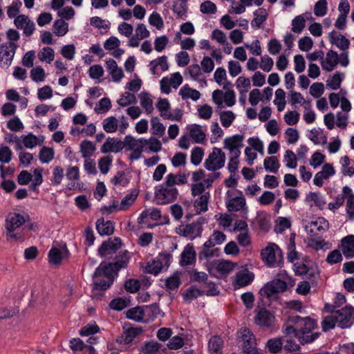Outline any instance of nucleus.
I'll return each instance as SVG.
<instances>
[{"mask_svg": "<svg viewBox=\"0 0 354 354\" xmlns=\"http://www.w3.org/2000/svg\"><path fill=\"white\" fill-rule=\"evenodd\" d=\"M202 223L199 221L182 223L175 228V232L180 236L194 240L200 237L203 232Z\"/></svg>", "mask_w": 354, "mask_h": 354, "instance_id": "5", "label": "nucleus"}, {"mask_svg": "<svg viewBox=\"0 0 354 354\" xmlns=\"http://www.w3.org/2000/svg\"><path fill=\"white\" fill-rule=\"evenodd\" d=\"M334 174V167L331 165L326 163L324 165L322 170L315 174L313 183L315 185L321 187L323 186L324 180L328 178Z\"/></svg>", "mask_w": 354, "mask_h": 354, "instance_id": "27", "label": "nucleus"}, {"mask_svg": "<svg viewBox=\"0 0 354 354\" xmlns=\"http://www.w3.org/2000/svg\"><path fill=\"white\" fill-rule=\"evenodd\" d=\"M96 229L101 235H111L114 232V223L111 221H105L104 218L96 221Z\"/></svg>", "mask_w": 354, "mask_h": 354, "instance_id": "37", "label": "nucleus"}, {"mask_svg": "<svg viewBox=\"0 0 354 354\" xmlns=\"http://www.w3.org/2000/svg\"><path fill=\"white\" fill-rule=\"evenodd\" d=\"M314 14L316 17H322L325 16L328 12V3L326 0H319L314 6Z\"/></svg>", "mask_w": 354, "mask_h": 354, "instance_id": "60", "label": "nucleus"}, {"mask_svg": "<svg viewBox=\"0 0 354 354\" xmlns=\"http://www.w3.org/2000/svg\"><path fill=\"white\" fill-rule=\"evenodd\" d=\"M15 25L19 29L23 30L24 34L26 36L31 35L35 30V24L28 16L20 15L15 17Z\"/></svg>", "mask_w": 354, "mask_h": 354, "instance_id": "22", "label": "nucleus"}, {"mask_svg": "<svg viewBox=\"0 0 354 354\" xmlns=\"http://www.w3.org/2000/svg\"><path fill=\"white\" fill-rule=\"evenodd\" d=\"M121 245L122 241L120 238L109 239L102 243L98 249V254L102 257H106L115 253L120 248Z\"/></svg>", "mask_w": 354, "mask_h": 354, "instance_id": "15", "label": "nucleus"}, {"mask_svg": "<svg viewBox=\"0 0 354 354\" xmlns=\"http://www.w3.org/2000/svg\"><path fill=\"white\" fill-rule=\"evenodd\" d=\"M64 169L61 166H55L53 169L52 175L50 178L51 185L54 186L59 185L64 178Z\"/></svg>", "mask_w": 354, "mask_h": 354, "instance_id": "49", "label": "nucleus"}, {"mask_svg": "<svg viewBox=\"0 0 354 354\" xmlns=\"http://www.w3.org/2000/svg\"><path fill=\"white\" fill-rule=\"evenodd\" d=\"M272 90H252L249 96V102L252 106L259 102L269 101L272 95Z\"/></svg>", "mask_w": 354, "mask_h": 354, "instance_id": "28", "label": "nucleus"}, {"mask_svg": "<svg viewBox=\"0 0 354 354\" xmlns=\"http://www.w3.org/2000/svg\"><path fill=\"white\" fill-rule=\"evenodd\" d=\"M263 165L266 171L272 173H277L280 167L278 158L276 156L266 158L263 161Z\"/></svg>", "mask_w": 354, "mask_h": 354, "instance_id": "51", "label": "nucleus"}, {"mask_svg": "<svg viewBox=\"0 0 354 354\" xmlns=\"http://www.w3.org/2000/svg\"><path fill=\"white\" fill-rule=\"evenodd\" d=\"M212 98L218 106H221L223 103L227 106H232L235 102V95L233 90H227L225 93L223 90H214Z\"/></svg>", "mask_w": 354, "mask_h": 354, "instance_id": "14", "label": "nucleus"}, {"mask_svg": "<svg viewBox=\"0 0 354 354\" xmlns=\"http://www.w3.org/2000/svg\"><path fill=\"white\" fill-rule=\"evenodd\" d=\"M254 322L261 327L271 328L275 323V317L266 309H261L254 317Z\"/></svg>", "mask_w": 354, "mask_h": 354, "instance_id": "19", "label": "nucleus"}, {"mask_svg": "<svg viewBox=\"0 0 354 354\" xmlns=\"http://www.w3.org/2000/svg\"><path fill=\"white\" fill-rule=\"evenodd\" d=\"M95 150V147L91 141L84 140L80 145V151L84 158H89Z\"/></svg>", "mask_w": 354, "mask_h": 354, "instance_id": "62", "label": "nucleus"}, {"mask_svg": "<svg viewBox=\"0 0 354 354\" xmlns=\"http://www.w3.org/2000/svg\"><path fill=\"white\" fill-rule=\"evenodd\" d=\"M39 61L50 64L55 58V51L50 47H44L37 53Z\"/></svg>", "mask_w": 354, "mask_h": 354, "instance_id": "45", "label": "nucleus"}, {"mask_svg": "<svg viewBox=\"0 0 354 354\" xmlns=\"http://www.w3.org/2000/svg\"><path fill=\"white\" fill-rule=\"evenodd\" d=\"M118 267L113 263H110L107 265H100L94 273L95 277H104L107 279L106 283H98L103 288H109L113 283L114 277L117 274Z\"/></svg>", "mask_w": 354, "mask_h": 354, "instance_id": "8", "label": "nucleus"}, {"mask_svg": "<svg viewBox=\"0 0 354 354\" xmlns=\"http://www.w3.org/2000/svg\"><path fill=\"white\" fill-rule=\"evenodd\" d=\"M16 50L17 46H15L13 44H7L6 43L1 44L0 63L6 66H10L15 56Z\"/></svg>", "mask_w": 354, "mask_h": 354, "instance_id": "20", "label": "nucleus"}, {"mask_svg": "<svg viewBox=\"0 0 354 354\" xmlns=\"http://www.w3.org/2000/svg\"><path fill=\"white\" fill-rule=\"evenodd\" d=\"M263 261L270 266H279L282 261V254L279 247L272 244L261 251Z\"/></svg>", "mask_w": 354, "mask_h": 354, "instance_id": "9", "label": "nucleus"}, {"mask_svg": "<svg viewBox=\"0 0 354 354\" xmlns=\"http://www.w3.org/2000/svg\"><path fill=\"white\" fill-rule=\"evenodd\" d=\"M172 259V255L168 252L160 253L156 259L149 262L146 266V271L154 275L158 274L163 266L168 267Z\"/></svg>", "mask_w": 354, "mask_h": 354, "instance_id": "10", "label": "nucleus"}, {"mask_svg": "<svg viewBox=\"0 0 354 354\" xmlns=\"http://www.w3.org/2000/svg\"><path fill=\"white\" fill-rule=\"evenodd\" d=\"M120 44L118 37L111 36L104 41V48L106 50H112L111 55L115 58L119 59L124 53V50L120 48Z\"/></svg>", "mask_w": 354, "mask_h": 354, "instance_id": "26", "label": "nucleus"}, {"mask_svg": "<svg viewBox=\"0 0 354 354\" xmlns=\"http://www.w3.org/2000/svg\"><path fill=\"white\" fill-rule=\"evenodd\" d=\"M183 76L180 72L171 73L160 80V88H178L183 83Z\"/></svg>", "mask_w": 354, "mask_h": 354, "instance_id": "24", "label": "nucleus"}, {"mask_svg": "<svg viewBox=\"0 0 354 354\" xmlns=\"http://www.w3.org/2000/svg\"><path fill=\"white\" fill-rule=\"evenodd\" d=\"M55 151L53 148L43 147L39 153V159L43 164H48L54 159Z\"/></svg>", "mask_w": 354, "mask_h": 354, "instance_id": "47", "label": "nucleus"}, {"mask_svg": "<svg viewBox=\"0 0 354 354\" xmlns=\"http://www.w3.org/2000/svg\"><path fill=\"white\" fill-rule=\"evenodd\" d=\"M105 64L111 80L116 83L120 82L124 77V73L117 62L113 59L109 58L106 60Z\"/></svg>", "mask_w": 354, "mask_h": 354, "instance_id": "21", "label": "nucleus"}, {"mask_svg": "<svg viewBox=\"0 0 354 354\" xmlns=\"http://www.w3.org/2000/svg\"><path fill=\"white\" fill-rule=\"evenodd\" d=\"M315 19L310 12L297 15L292 20L291 30L296 34H301L306 27V21H313Z\"/></svg>", "mask_w": 354, "mask_h": 354, "instance_id": "18", "label": "nucleus"}, {"mask_svg": "<svg viewBox=\"0 0 354 354\" xmlns=\"http://www.w3.org/2000/svg\"><path fill=\"white\" fill-rule=\"evenodd\" d=\"M344 77V73H337L327 80V86L330 88H339L341 83Z\"/></svg>", "mask_w": 354, "mask_h": 354, "instance_id": "61", "label": "nucleus"}, {"mask_svg": "<svg viewBox=\"0 0 354 354\" xmlns=\"http://www.w3.org/2000/svg\"><path fill=\"white\" fill-rule=\"evenodd\" d=\"M274 66V61L272 57L268 55H264L261 57L259 61V68L266 73L272 71Z\"/></svg>", "mask_w": 354, "mask_h": 354, "instance_id": "63", "label": "nucleus"}, {"mask_svg": "<svg viewBox=\"0 0 354 354\" xmlns=\"http://www.w3.org/2000/svg\"><path fill=\"white\" fill-rule=\"evenodd\" d=\"M214 78L220 86H223V88H230L232 86V84L227 82L226 71L223 67L216 68Z\"/></svg>", "mask_w": 354, "mask_h": 354, "instance_id": "40", "label": "nucleus"}, {"mask_svg": "<svg viewBox=\"0 0 354 354\" xmlns=\"http://www.w3.org/2000/svg\"><path fill=\"white\" fill-rule=\"evenodd\" d=\"M290 322L297 325L300 333V342L301 343H312L319 335V333H312L313 330L317 327L315 321L308 317L302 318L299 316L291 317Z\"/></svg>", "mask_w": 354, "mask_h": 354, "instance_id": "2", "label": "nucleus"}, {"mask_svg": "<svg viewBox=\"0 0 354 354\" xmlns=\"http://www.w3.org/2000/svg\"><path fill=\"white\" fill-rule=\"evenodd\" d=\"M328 228V223L323 218H319L315 221H311L306 226V229L310 236H313V234H315L317 232H324L327 230Z\"/></svg>", "mask_w": 354, "mask_h": 354, "instance_id": "32", "label": "nucleus"}, {"mask_svg": "<svg viewBox=\"0 0 354 354\" xmlns=\"http://www.w3.org/2000/svg\"><path fill=\"white\" fill-rule=\"evenodd\" d=\"M268 15V12L265 8H258L254 12V19L252 21V26L260 28L267 20Z\"/></svg>", "mask_w": 354, "mask_h": 354, "instance_id": "41", "label": "nucleus"}, {"mask_svg": "<svg viewBox=\"0 0 354 354\" xmlns=\"http://www.w3.org/2000/svg\"><path fill=\"white\" fill-rule=\"evenodd\" d=\"M26 222L25 218L19 213L10 212L6 219V228L7 230L6 239L8 241H16L23 239L21 232H15Z\"/></svg>", "mask_w": 354, "mask_h": 354, "instance_id": "3", "label": "nucleus"}, {"mask_svg": "<svg viewBox=\"0 0 354 354\" xmlns=\"http://www.w3.org/2000/svg\"><path fill=\"white\" fill-rule=\"evenodd\" d=\"M337 317V325L346 328L350 327L354 322V308L351 306H346L335 311Z\"/></svg>", "mask_w": 354, "mask_h": 354, "instance_id": "13", "label": "nucleus"}, {"mask_svg": "<svg viewBox=\"0 0 354 354\" xmlns=\"http://www.w3.org/2000/svg\"><path fill=\"white\" fill-rule=\"evenodd\" d=\"M223 342L218 336L210 338L208 343L209 351L211 354H221Z\"/></svg>", "mask_w": 354, "mask_h": 354, "instance_id": "44", "label": "nucleus"}, {"mask_svg": "<svg viewBox=\"0 0 354 354\" xmlns=\"http://www.w3.org/2000/svg\"><path fill=\"white\" fill-rule=\"evenodd\" d=\"M340 248L346 258L354 257V235H348L341 241Z\"/></svg>", "mask_w": 354, "mask_h": 354, "instance_id": "31", "label": "nucleus"}, {"mask_svg": "<svg viewBox=\"0 0 354 354\" xmlns=\"http://www.w3.org/2000/svg\"><path fill=\"white\" fill-rule=\"evenodd\" d=\"M225 205L230 212H239L246 208V201L242 192L238 189L227 190Z\"/></svg>", "mask_w": 354, "mask_h": 354, "instance_id": "4", "label": "nucleus"}, {"mask_svg": "<svg viewBox=\"0 0 354 354\" xmlns=\"http://www.w3.org/2000/svg\"><path fill=\"white\" fill-rule=\"evenodd\" d=\"M138 194L135 192L127 194L120 203L121 210H127L131 207L137 198Z\"/></svg>", "mask_w": 354, "mask_h": 354, "instance_id": "57", "label": "nucleus"}, {"mask_svg": "<svg viewBox=\"0 0 354 354\" xmlns=\"http://www.w3.org/2000/svg\"><path fill=\"white\" fill-rule=\"evenodd\" d=\"M149 24L158 30H161L164 27V21L161 15L156 11L151 13L148 19Z\"/></svg>", "mask_w": 354, "mask_h": 354, "instance_id": "56", "label": "nucleus"}, {"mask_svg": "<svg viewBox=\"0 0 354 354\" xmlns=\"http://www.w3.org/2000/svg\"><path fill=\"white\" fill-rule=\"evenodd\" d=\"M191 281L203 283L205 287L211 288L214 284L208 279V275L204 272H198L196 270H192L189 272Z\"/></svg>", "mask_w": 354, "mask_h": 354, "instance_id": "36", "label": "nucleus"}, {"mask_svg": "<svg viewBox=\"0 0 354 354\" xmlns=\"http://www.w3.org/2000/svg\"><path fill=\"white\" fill-rule=\"evenodd\" d=\"M150 73L154 75L160 76L163 72L169 70L167 57L162 55L151 60L149 65Z\"/></svg>", "mask_w": 354, "mask_h": 354, "instance_id": "16", "label": "nucleus"}, {"mask_svg": "<svg viewBox=\"0 0 354 354\" xmlns=\"http://www.w3.org/2000/svg\"><path fill=\"white\" fill-rule=\"evenodd\" d=\"M119 120L114 116H110L102 121V127L106 133H112L118 131Z\"/></svg>", "mask_w": 354, "mask_h": 354, "instance_id": "43", "label": "nucleus"}, {"mask_svg": "<svg viewBox=\"0 0 354 354\" xmlns=\"http://www.w3.org/2000/svg\"><path fill=\"white\" fill-rule=\"evenodd\" d=\"M140 104L145 109L147 114H150L153 111V101L150 95L147 92H142L140 95Z\"/></svg>", "mask_w": 354, "mask_h": 354, "instance_id": "52", "label": "nucleus"}, {"mask_svg": "<svg viewBox=\"0 0 354 354\" xmlns=\"http://www.w3.org/2000/svg\"><path fill=\"white\" fill-rule=\"evenodd\" d=\"M225 163V153L221 149L214 147L204 162V167L208 171H214L223 168Z\"/></svg>", "mask_w": 354, "mask_h": 354, "instance_id": "7", "label": "nucleus"}, {"mask_svg": "<svg viewBox=\"0 0 354 354\" xmlns=\"http://www.w3.org/2000/svg\"><path fill=\"white\" fill-rule=\"evenodd\" d=\"M104 74V70L100 64L92 65L88 69L89 77L94 80L95 82H100Z\"/></svg>", "mask_w": 354, "mask_h": 354, "instance_id": "53", "label": "nucleus"}, {"mask_svg": "<svg viewBox=\"0 0 354 354\" xmlns=\"http://www.w3.org/2000/svg\"><path fill=\"white\" fill-rule=\"evenodd\" d=\"M337 64L338 54L333 50L328 51L321 60V66L326 71H333Z\"/></svg>", "mask_w": 354, "mask_h": 354, "instance_id": "30", "label": "nucleus"}, {"mask_svg": "<svg viewBox=\"0 0 354 354\" xmlns=\"http://www.w3.org/2000/svg\"><path fill=\"white\" fill-rule=\"evenodd\" d=\"M342 192L344 194V197L347 198L346 212L350 219H354V194L348 186L343 187Z\"/></svg>", "mask_w": 354, "mask_h": 354, "instance_id": "38", "label": "nucleus"}, {"mask_svg": "<svg viewBox=\"0 0 354 354\" xmlns=\"http://www.w3.org/2000/svg\"><path fill=\"white\" fill-rule=\"evenodd\" d=\"M144 317L145 313L141 307L132 308L127 312V317L136 322H142Z\"/></svg>", "mask_w": 354, "mask_h": 354, "instance_id": "54", "label": "nucleus"}, {"mask_svg": "<svg viewBox=\"0 0 354 354\" xmlns=\"http://www.w3.org/2000/svg\"><path fill=\"white\" fill-rule=\"evenodd\" d=\"M66 176L67 180L69 181L68 183V187L70 189L81 188V183H80V169L77 166H68L66 168Z\"/></svg>", "mask_w": 354, "mask_h": 354, "instance_id": "25", "label": "nucleus"}, {"mask_svg": "<svg viewBox=\"0 0 354 354\" xmlns=\"http://www.w3.org/2000/svg\"><path fill=\"white\" fill-rule=\"evenodd\" d=\"M254 278V274L248 270L240 271L236 274L234 284L239 287L246 286L253 281Z\"/></svg>", "mask_w": 354, "mask_h": 354, "instance_id": "35", "label": "nucleus"}, {"mask_svg": "<svg viewBox=\"0 0 354 354\" xmlns=\"http://www.w3.org/2000/svg\"><path fill=\"white\" fill-rule=\"evenodd\" d=\"M240 334L243 342V349L256 345L255 337L248 328H242Z\"/></svg>", "mask_w": 354, "mask_h": 354, "instance_id": "42", "label": "nucleus"}, {"mask_svg": "<svg viewBox=\"0 0 354 354\" xmlns=\"http://www.w3.org/2000/svg\"><path fill=\"white\" fill-rule=\"evenodd\" d=\"M186 73H188L192 79L199 80V86L204 87L207 86V82L202 77L201 68L198 64H192L186 69Z\"/></svg>", "mask_w": 354, "mask_h": 354, "instance_id": "39", "label": "nucleus"}, {"mask_svg": "<svg viewBox=\"0 0 354 354\" xmlns=\"http://www.w3.org/2000/svg\"><path fill=\"white\" fill-rule=\"evenodd\" d=\"M287 289V283L286 281L281 279H274L270 282L267 283L259 291L261 297L271 299L275 295L283 292Z\"/></svg>", "mask_w": 354, "mask_h": 354, "instance_id": "11", "label": "nucleus"}, {"mask_svg": "<svg viewBox=\"0 0 354 354\" xmlns=\"http://www.w3.org/2000/svg\"><path fill=\"white\" fill-rule=\"evenodd\" d=\"M196 261V252L192 243H187L181 254L180 265L181 266H192Z\"/></svg>", "mask_w": 354, "mask_h": 354, "instance_id": "23", "label": "nucleus"}, {"mask_svg": "<svg viewBox=\"0 0 354 354\" xmlns=\"http://www.w3.org/2000/svg\"><path fill=\"white\" fill-rule=\"evenodd\" d=\"M151 133L158 137H162L165 132V127L160 122L158 117H152L151 119Z\"/></svg>", "mask_w": 354, "mask_h": 354, "instance_id": "48", "label": "nucleus"}, {"mask_svg": "<svg viewBox=\"0 0 354 354\" xmlns=\"http://www.w3.org/2000/svg\"><path fill=\"white\" fill-rule=\"evenodd\" d=\"M268 351L272 353H278L283 347V341L281 338L275 337L270 339L266 344Z\"/></svg>", "mask_w": 354, "mask_h": 354, "instance_id": "55", "label": "nucleus"}, {"mask_svg": "<svg viewBox=\"0 0 354 354\" xmlns=\"http://www.w3.org/2000/svg\"><path fill=\"white\" fill-rule=\"evenodd\" d=\"M187 130L189 131L190 138L196 143H203L205 140V134L202 129V127L193 124L187 127Z\"/></svg>", "mask_w": 354, "mask_h": 354, "instance_id": "34", "label": "nucleus"}, {"mask_svg": "<svg viewBox=\"0 0 354 354\" xmlns=\"http://www.w3.org/2000/svg\"><path fill=\"white\" fill-rule=\"evenodd\" d=\"M187 183V176L185 174H168L162 184L155 189V200L158 205H165L175 201L179 194L176 185H183Z\"/></svg>", "mask_w": 354, "mask_h": 354, "instance_id": "1", "label": "nucleus"}, {"mask_svg": "<svg viewBox=\"0 0 354 354\" xmlns=\"http://www.w3.org/2000/svg\"><path fill=\"white\" fill-rule=\"evenodd\" d=\"M243 140L244 136L239 134L227 137L223 141V148L229 151L230 156H240V149L243 147Z\"/></svg>", "mask_w": 354, "mask_h": 354, "instance_id": "12", "label": "nucleus"}, {"mask_svg": "<svg viewBox=\"0 0 354 354\" xmlns=\"http://www.w3.org/2000/svg\"><path fill=\"white\" fill-rule=\"evenodd\" d=\"M160 346V344L157 342L151 340L145 342L140 351L142 354H157Z\"/></svg>", "mask_w": 354, "mask_h": 354, "instance_id": "46", "label": "nucleus"}, {"mask_svg": "<svg viewBox=\"0 0 354 354\" xmlns=\"http://www.w3.org/2000/svg\"><path fill=\"white\" fill-rule=\"evenodd\" d=\"M148 217L153 221H159L161 218V212L157 208L147 209L140 214L139 218L144 220Z\"/></svg>", "mask_w": 354, "mask_h": 354, "instance_id": "58", "label": "nucleus"}, {"mask_svg": "<svg viewBox=\"0 0 354 354\" xmlns=\"http://www.w3.org/2000/svg\"><path fill=\"white\" fill-rule=\"evenodd\" d=\"M290 103L292 105L296 104H301L305 109H309L310 108V103L309 101L306 100L300 93L292 92L290 95Z\"/></svg>", "mask_w": 354, "mask_h": 354, "instance_id": "59", "label": "nucleus"}, {"mask_svg": "<svg viewBox=\"0 0 354 354\" xmlns=\"http://www.w3.org/2000/svg\"><path fill=\"white\" fill-rule=\"evenodd\" d=\"M53 32L58 37L65 35L68 31V24L62 19H57L54 22Z\"/></svg>", "mask_w": 354, "mask_h": 354, "instance_id": "50", "label": "nucleus"}, {"mask_svg": "<svg viewBox=\"0 0 354 354\" xmlns=\"http://www.w3.org/2000/svg\"><path fill=\"white\" fill-rule=\"evenodd\" d=\"M328 37L330 41L333 44L336 45L341 50H345L348 48L350 45L349 40L334 30L330 32Z\"/></svg>", "mask_w": 354, "mask_h": 354, "instance_id": "33", "label": "nucleus"}, {"mask_svg": "<svg viewBox=\"0 0 354 354\" xmlns=\"http://www.w3.org/2000/svg\"><path fill=\"white\" fill-rule=\"evenodd\" d=\"M124 149V141L118 138H109L101 147L102 153H118Z\"/></svg>", "mask_w": 354, "mask_h": 354, "instance_id": "29", "label": "nucleus"}, {"mask_svg": "<svg viewBox=\"0 0 354 354\" xmlns=\"http://www.w3.org/2000/svg\"><path fill=\"white\" fill-rule=\"evenodd\" d=\"M129 300L124 298L118 297L112 299L109 303L111 309L122 310L129 306Z\"/></svg>", "mask_w": 354, "mask_h": 354, "instance_id": "64", "label": "nucleus"}, {"mask_svg": "<svg viewBox=\"0 0 354 354\" xmlns=\"http://www.w3.org/2000/svg\"><path fill=\"white\" fill-rule=\"evenodd\" d=\"M146 141L144 138L136 139L131 136H127L124 139V149L130 151L129 158L131 160H138L140 158L145 148Z\"/></svg>", "mask_w": 354, "mask_h": 354, "instance_id": "6", "label": "nucleus"}, {"mask_svg": "<svg viewBox=\"0 0 354 354\" xmlns=\"http://www.w3.org/2000/svg\"><path fill=\"white\" fill-rule=\"evenodd\" d=\"M143 333V329L140 326L129 327L124 329L122 333L116 339V342L120 344H129L131 343L135 338Z\"/></svg>", "mask_w": 354, "mask_h": 354, "instance_id": "17", "label": "nucleus"}]
</instances>
